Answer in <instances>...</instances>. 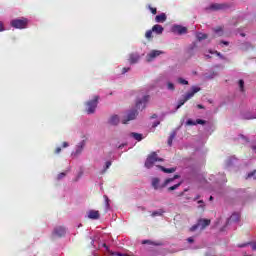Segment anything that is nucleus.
<instances>
[{"instance_id": "1", "label": "nucleus", "mask_w": 256, "mask_h": 256, "mask_svg": "<svg viewBox=\"0 0 256 256\" xmlns=\"http://www.w3.org/2000/svg\"><path fill=\"white\" fill-rule=\"evenodd\" d=\"M199 91H201V88H200V87L192 86L191 91L188 92V93L183 97V99L179 100L176 109H181V107H183V105H185V103H187V101H189V99L195 97V93H199Z\"/></svg>"}, {"instance_id": "2", "label": "nucleus", "mask_w": 256, "mask_h": 256, "mask_svg": "<svg viewBox=\"0 0 256 256\" xmlns=\"http://www.w3.org/2000/svg\"><path fill=\"white\" fill-rule=\"evenodd\" d=\"M157 161L162 163L163 158H159V156L157 155V152H151L145 161L146 169H151L153 167V165H155V163H157Z\"/></svg>"}, {"instance_id": "3", "label": "nucleus", "mask_w": 256, "mask_h": 256, "mask_svg": "<svg viewBox=\"0 0 256 256\" xmlns=\"http://www.w3.org/2000/svg\"><path fill=\"white\" fill-rule=\"evenodd\" d=\"M99 104V96H94V98L90 101L86 102V113L88 115H93L95 110L97 109V105Z\"/></svg>"}, {"instance_id": "4", "label": "nucleus", "mask_w": 256, "mask_h": 256, "mask_svg": "<svg viewBox=\"0 0 256 256\" xmlns=\"http://www.w3.org/2000/svg\"><path fill=\"white\" fill-rule=\"evenodd\" d=\"M11 27L14 29H27V25H29V20L27 18L13 19L10 22Z\"/></svg>"}, {"instance_id": "5", "label": "nucleus", "mask_w": 256, "mask_h": 256, "mask_svg": "<svg viewBox=\"0 0 256 256\" xmlns=\"http://www.w3.org/2000/svg\"><path fill=\"white\" fill-rule=\"evenodd\" d=\"M137 115H139V112H137V110H131L126 116L123 117L122 119L123 125H127L129 121H133L137 119Z\"/></svg>"}, {"instance_id": "6", "label": "nucleus", "mask_w": 256, "mask_h": 256, "mask_svg": "<svg viewBox=\"0 0 256 256\" xmlns=\"http://www.w3.org/2000/svg\"><path fill=\"white\" fill-rule=\"evenodd\" d=\"M147 103H149V95L143 96L142 99H139L136 101V108L143 111L145 107L147 106Z\"/></svg>"}, {"instance_id": "7", "label": "nucleus", "mask_w": 256, "mask_h": 256, "mask_svg": "<svg viewBox=\"0 0 256 256\" xmlns=\"http://www.w3.org/2000/svg\"><path fill=\"white\" fill-rule=\"evenodd\" d=\"M209 9L211 11H224V9H229V5L226 3H222V4L215 3L210 5Z\"/></svg>"}, {"instance_id": "8", "label": "nucleus", "mask_w": 256, "mask_h": 256, "mask_svg": "<svg viewBox=\"0 0 256 256\" xmlns=\"http://www.w3.org/2000/svg\"><path fill=\"white\" fill-rule=\"evenodd\" d=\"M65 235V228L63 226L56 227L53 231L54 239H59Z\"/></svg>"}, {"instance_id": "9", "label": "nucleus", "mask_w": 256, "mask_h": 256, "mask_svg": "<svg viewBox=\"0 0 256 256\" xmlns=\"http://www.w3.org/2000/svg\"><path fill=\"white\" fill-rule=\"evenodd\" d=\"M172 31L178 35H185V33H187V27L176 25L172 27Z\"/></svg>"}, {"instance_id": "10", "label": "nucleus", "mask_w": 256, "mask_h": 256, "mask_svg": "<svg viewBox=\"0 0 256 256\" xmlns=\"http://www.w3.org/2000/svg\"><path fill=\"white\" fill-rule=\"evenodd\" d=\"M163 52L159 50H152L148 55H147V61L151 62L152 60L155 59V57H159Z\"/></svg>"}, {"instance_id": "11", "label": "nucleus", "mask_w": 256, "mask_h": 256, "mask_svg": "<svg viewBox=\"0 0 256 256\" xmlns=\"http://www.w3.org/2000/svg\"><path fill=\"white\" fill-rule=\"evenodd\" d=\"M205 123H207V121L201 120V119H196V121H193L192 119H188L186 121V125L188 126L205 125Z\"/></svg>"}, {"instance_id": "12", "label": "nucleus", "mask_w": 256, "mask_h": 256, "mask_svg": "<svg viewBox=\"0 0 256 256\" xmlns=\"http://www.w3.org/2000/svg\"><path fill=\"white\" fill-rule=\"evenodd\" d=\"M198 225H199V227H201V229H205V228L209 227V225H211V220L201 218L198 220Z\"/></svg>"}, {"instance_id": "13", "label": "nucleus", "mask_w": 256, "mask_h": 256, "mask_svg": "<svg viewBox=\"0 0 256 256\" xmlns=\"http://www.w3.org/2000/svg\"><path fill=\"white\" fill-rule=\"evenodd\" d=\"M101 217V214H99V211L97 210H89L88 211V219L97 220Z\"/></svg>"}, {"instance_id": "14", "label": "nucleus", "mask_w": 256, "mask_h": 256, "mask_svg": "<svg viewBox=\"0 0 256 256\" xmlns=\"http://www.w3.org/2000/svg\"><path fill=\"white\" fill-rule=\"evenodd\" d=\"M239 219H241V214L239 213H233L230 218L227 221V225H229V223H237L239 222Z\"/></svg>"}, {"instance_id": "15", "label": "nucleus", "mask_w": 256, "mask_h": 256, "mask_svg": "<svg viewBox=\"0 0 256 256\" xmlns=\"http://www.w3.org/2000/svg\"><path fill=\"white\" fill-rule=\"evenodd\" d=\"M163 31H165V29L163 28V26L159 25V24H155L152 27V32L156 33V35H162Z\"/></svg>"}, {"instance_id": "16", "label": "nucleus", "mask_w": 256, "mask_h": 256, "mask_svg": "<svg viewBox=\"0 0 256 256\" xmlns=\"http://www.w3.org/2000/svg\"><path fill=\"white\" fill-rule=\"evenodd\" d=\"M156 23H165L167 21V14L161 13L155 17Z\"/></svg>"}, {"instance_id": "17", "label": "nucleus", "mask_w": 256, "mask_h": 256, "mask_svg": "<svg viewBox=\"0 0 256 256\" xmlns=\"http://www.w3.org/2000/svg\"><path fill=\"white\" fill-rule=\"evenodd\" d=\"M119 116L118 115H112L108 121L109 125H119Z\"/></svg>"}, {"instance_id": "18", "label": "nucleus", "mask_w": 256, "mask_h": 256, "mask_svg": "<svg viewBox=\"0 0 256 256\" xmlns=\"http://www.w3.org/2000/svg\"><path fill=\"white\" fill-rule=\"evenodd\" d=\"M130 137H133L136 141H143V134H139L137 132H131Z\"/></svg>"}, {"instance_id": "19", "label": "nucleus", "mask_w": 256, "mask_h": 256, "mask_svg": "<svg viewBox=\"0 0 256 256\" xmlns=\"http://www.w3.org/2000/svg\"><path fill=\"white\" fill-rule=\"evenodd\" d=\"M158 169L162 170L163 173H175V171L177 170L175 168H165L161 165H158Z\"/></svg>"}, {"instance_id": "20", "label": "nucleus", "mask_w": 256, "mask_h": 256, "mask_svg": "<svg viewBox=\"0 0 256 256\" xmlns=\"http://www.w3.org/2000/svg\"><path fill=\"white\" fill-rule=\"evenodd\" d=\"M175 137H177V132H175V131L171 132L170 136L168 138L169 147H171V145H173V140L175 139Z\"/></svg>"}, {"instance_id": "21", "label": "nucleus", "mask_w": 256, "mask_h": 256, "mask_svg": "<svg viewBox=\"0 0 256 256\" xmlns=\"http://www.w3.org/2000/svg\"><path fill=\"white\" fill-rule=\"evenodd\" d=\"M247 245H250L252 247V251H256V242H248V243L240 244L238 245V247L243 248V247H247Z\"/></svg>"}, {"instance_id": "22", "label": "nucleus", "mask_w": 256, "mask_h": 256, "mask_svg": "<svg viewBox=\"0 0 256 256\" xmlns=\"http://www.w3.org/2000/svg\"><path fill=\"white\" fill-rule=\"evenodd\" d=\"M175 179H179V175H174L173 178H167L164 181L163 187H166V185H169V183H173V181H175Z\"/></svg>"}, {"instance_id": "23", "label": "nucleus", "mask_w": 256, "mask_h": 256, "mask_svg": "<svg viewBox=\"0 0 256 256\" xmlns=\"http://www.w3.org/2000/svg\"><path fill=\"white\" fill-rule=\"evenodd\" d=\"M129 61L130 63H137V61H139V55L137 54H131L129 57Z\"/></svg>"}, {"instance_id": "24", "label": "nucleus", "mask_w": 256, "mask_h": 256, "mask_svg": "<svg viewBox=\"0 0 256 256\" xmlns=\"http://www.w3.org/2000/svg\"><path fill=\"white\" fill-rule=\"evenodd\" d=\"M163 213H165V210L160 209L158 211L152 212L151 217H161L163 216Z\"/></svg>"}, {"instance_id": "25", "label": "nucleus", "mask_w": 256, "mask_h": 256, "mask_svg": "<svg viewBox=\"0 0 256 256\" xmlns=\"http://www.w3.org/2000/svg\"><path fill=\"white\" fill-rule=\"evenodd\" d=\"M238 85L241 93H245V81L243 79H240L238 81Z\"/></svg>"}, {"instance_id": "26", "label": "nucleus", "mask_w": 256, "mask_h": 256, "mask_svg": "<svg viewBox=\"0 0 256 256\" xmlns=\"http://www.w3.org/2000/svg\"><path fill=\"white\" fill-rule=\"evenodd\" d=\"M83 147H85V140H83L80 145L77 147L75 155H79L81 151H83Z\"/></svg>"}, {"instance_id": "27", "label": "nucleus", "mask_w": 256, "mask_h": 256, "mask_svg": "<svg viewBox=\"0 0 256 256\" xmlns=\"http://www.w3.org/2000/svg\"><path fill=\"white\" fill-rule=\"evenodd\" d=\"M145 37H146V39H148V41H151V39H153V30L151 29V30L146 31Z\"/></svg>"}, {"instance_id": "28", "label": "nucleus", "mask_w": 256, "mask_h": 256, "mask_svg": "<svg viewBox=\"0 0 256 256\" xmlns=\"http://www.w3.org/2000/svg\"><path fill=\"white\" fill-rule=\"evenodd\" d=\"M152 187H154V189H159V178L152 179Z\"/></svg>"}, {"instance_id": "29", "label": "nucleus", "mask_w": 256, "mask_h": 256, "mask_svg": "<svg viewBox=\"0 0 256 256\" xmlns=\"http://www.w3.org/2000/svg\"><path fill=\"white\" fill-rule=\"evenodd\" d=\"M142 244H143V245L149 244V245H156V246H161V245H163L161 242H159V243H153V242H151V240H144V241H142Z\"/></svg>"}, {"instance_id": "30", "label": "nucleus", "mask_w": 256, "mask_h": 256, "mask_svg": "<svg viewBox=\"0 0 256 256\" xmlns=\"http://www.w3.org/2000/svg\"><path fill=\"white\" fill-rule=\"evenodd\" d=\"M196 37H197L198 41H203V40L207 39V34L198 33L196 35Z\"/></svg>"}, {"instance_id": "31", "label": "nucleus", "mask_w": 256, "mask_h": 256, "mask_svg": "<svg viewBox=\"0 0 256 256\" xmlns=\"http://www.w3.org/2000/svg\"><path fill=\"white\" fill-rule=\"evenodd\" d=\"M177 81L180 85H189V81H187L183 78H178Z\"/></svg>"}, {"instance_id": "32", "label": "nucleus", "mask_w": 256, "mask_h": 256, "mask_svg": "<svg viewBox=\"0 0 256 256\" xmlns=\"http://www.w3.org/2000/svg\"><path fill=\"white\" fill-rule=\"evenodd\" d=\"M149 11H151L152 15H157V8H153L151 5H148Z\"/></svg>"}, {"instance_id": "33", "label": "nucleus", "mask_w": 256, "mask_h": 256, "mask_svg": "<svg viewBox=\"0 0 256 256\" xmlns=\"http://www.w3.org/2000/svg\"><path fill=\"white\" fill-rule=\"evenodd\" d=\"M167 87L170 91H175V84L168 82Z\"/></svg>"}, {"instance_id": "34", "label": "nucleus", "mask_w": 256, "mask_h": 256, "mask_svg": "<svg viewBox=\"0 0 256 256\" xmlns=\"http://www.w3.org/2000/svg\"><path fill=\"white\" fill-rule=\"evenodd\" d=\"M181 186V183H178L176 185H173L168 188L169 191H175V189L179 188Z\"/></svg>"}, {"instance_id": "35", "label": "nucleus", "mask_w": 256, "mask_h": 256, "mask_svg": "<svg viewBox=\"0 0 256 256\" xmlns=\"http://www.w3.org/2000/svg\"><path fill=\"white\" fill-rule=\"evenodd\" d=\"M64 178H65V172H62V173L58 174L57 181H61V179H64Z\"/></svg>"}, {"instance_id": "36", "label": "nucleus", "mask_w": 256, "mask_h": 256, "mask_svg": "<svg viewBox=\"0 0 256 256\" xmlns=\"http://www.w3.org/2000/svg\"><path fill=\"white\" fill-rule=\"evenodd\" d=\"M5 31V23L3 21H0V33H3Z\"/></svg>"}, {"instance_id": "37", "label": "nucleus", "mask_w": 256, "mask_h": 256, "mask_svg": "<svg viewBox=\"0 0 256 256\" xmlns=\"http://www.w3.org/2000/svg\"><path fill=\"white\" fill-rule=\"evenodd\" d=\"M199 222H197L196 225H193L191 228H190V231H197V229H199Z\"/></svg>"}, {"instance_id": "38", "label": "nucleus", "mask_w": 256, "mask_h": 256, "mask_svg": "<svg viewBox=\"0 0 256 256\" xmlns=\"http://www.w3.org/2000/svg\"><path fill=\"white\" fill-rule=\"evenodd\" d=\"M109 167H111V161L106 162L104 171H107V169H109Z\"/></svg>"}, {"instance_id": "39", "label": "nucleus", "mask_w": 256, "mask_h": 256, "mask_svg": "<svg viewBox=\"0 0 256 256\" xmlns=\"http://www.w3.org/2000/svg\"><path fill=\"white\" fill-rule=\"evenodd\" d=\"M54 153H55V155H59V153H61V147H57V148L54 150Z\"/></svg>"}, {"instance_id": "40", "label": "nucleus", "mask_w": 256, "mask_h": 256, "mask_svg": "<svg viewBox=\"0 0 256 256\" xmlns=\"http://www.w3.org/2000/svg\"><path fill=\"white\" fill-rule=\"evenodd\" d=\"M255 173H256V170H254L253 172L248 173L247 178L251 179V177H253V175H255Z\"/></svg>"}, {"instance_id": "41", "label": "nucleus", "mask_w": 256, "mask_h": 256, "mask_svg": "<svg viewBox=\"0 0 256 256\" xmlns=\"http://www.w3.org/2000/svg\"><path fill=\"white\" fill-rule=\"evenodd\" d=\"M214 31H215L216 33H221V32H223V28L217 27V28L214 29Z\"/></svg>"}, {"instance_id": "42", "label": "nucleus", "mask_w": 256, "mask_h": 256, "mask_svg": "<svg viewBox=\"0 0 256 256\" xmlns=\"http://www.w3.org/2000/svg\"><path fill=\"white\" fill-rule=\"evenodd\" d=\"M158 125H161V122L160 121H156L153 123L152 127H157Z\"/></svg>"}, {"instance_id": "43", "label": "nucleus", "mask_w": 256, "mask_h": 256, "mask_svg": "<svg viewBox=\"0 0 256 256\" xmlns=\"http://www.w3.org/2000/svg\"><path fill=\"white\" fill-rule=\"evenodd\" d=\"M130 68H123L122 69V74L125 75V73H127L129 71Z\"/></svg>"}, {"instance_id": "44", "label": "nucleus", "mask_w": 256, "mask_h": 256, "mask_svg": "<svg viewBox=\"0 0 256 256\" xmlns=\"http://www.w3.org/2000/svg\"><path fill=\"white\" fill-rule=\"evenodd\" d=\"M104 199H106V205L109 206V197H107L106 195L104 196Z\"/></svg>"}, {"instance_id": "45", "label": "nucleus", "mask_w": 256, "mask_h": 256, "mask_svg": "<svg viewBox=\"0 0 256 256\" xmlns=\"http://www.w3.org/2000/svg\"><path fill=\"white\" fill-rule=\"evenodd\" d=\"M187 241H188V243H194L195 240L192 237H190L187 239Z\"/></svg>"}, {"instance_id": "46", "label": "nucleus", "mask_w": 256, "mask_h": 256, "mask_svg": "<svg viewBox=\"0 0 256 256\" xmlns=\"http://www.w3.org/2000/svg\"><path fill=\"white\" fill-rule=\"evenodd\" d=\"M197 108H198V109H205V106H203V105H201V104H198V105H197Z\"/></svg>"}, {"instance_id": "47", "label": "nucleus", "mask_w": 256, "mask_h": 256, "mask_svg": "<svg viewBox=\"0 0 256 256\" xmlns=\"http://www.w3.org/2000/svg\"><path fill=\"white\" fill-rule=\"evenodd\" d=\"M220 43H222L223 45H229V42L228 41H221Z\"/></svg>"}, {"instance_id": "48", "label": "nucleus", "mask_w": 256, "mask_h": 256, "mask_svg": "<svg viewBox=\"0 0 256 256\" xmlns=\"http://www.w3.org/2000/svg\"><path fill=\"white\" fill-rule=\"evenodd\" d=\"M150 119H157V114H153Z\"/></svg>"}, {"instance_id": "49", "label": "nucleus", "mask_w": 256, "mask_h": 256, "mask_svg": "<svg viewBox=\"0 0 256 256\" xmlns=\"http://www.w3.org/2000/svg\"><path fill=\"white\" fill-rule=\"evenodd\" d=\"M198 199H201V195H197V196L194 198V201H197Z\"/></svg>"}, {"instance_id": "50", "label": "nucleus", "mask_w": 256, "mask_h": 256, "mask_svg": "<svg viewBox=\"0 0 256 256\" xmlns=\"http://www.w3.org/2000/svg\"><path fill=\"white\" fill-rule=\"evenodd\" d=\"M123 147H125V144H121L118 149H123Z\"/></svg>"}, {"instance_id": "51", "label": "nucleus", "mask_w": 256, "mask_h": 256, "mask_svg": "<svg viewBox=\"0 0 256 256\" xmlns=\"http://www.w3.org/2000/svg\"><path fill=\"white\" fill-rule=\"evenodd\" d=\"M201 209H205V204L199 206Z\"/></svg>"}, {"instance_id": "52", "label": "nucleus", "mask_w": 256, "mask_h": 256, "mask_svg": "<svg viewBox=\"0 0 256 256\" xmlns=\"http://www.w3.org/2000/svg\"><path fill=\"white\" fill-rule=\"evenodd\" d=\"M198 203L204 205L203 200H199Z\"/></svg>"}, {"instance_id": "53", "label": "nucleus", "mask_w": 256, "mask_h": 256, "mask_svg": "<svg viewBox=\"0 0 256 256\" xmlns=\"http://www.w3.org/2000/svg\"><path fill=\"white\" fill-rule=\"evenodd\" d=\"M246 119H256V117H247Z\"/></svg>"}, {"instance_id": "54", "label": "nucleus", "mask_w": 256, "mask_h": 256, "mask_svg": "<svg viewBox=\"0 0 256 256\" xmlns=\"http://www.w3.org/2000/svg\"><path fill=\"white\" fill-rule=\"evenodd\" d=\"M210 201H213V196H210Z\"/></svg>"}, {"instance_id": "55", "label": "nucleus", "mask_w": 256, "mask_h": 256, "mask_svg": "<svg viewBox=\"0 0 256 256\" xmlns=\"http://www.w3.org/2000/svg\"><path fill=\"white\" fill-rule=\"evenodd\" d=\"M65 147H69V144L65 143Z\"/></svg>"}, {"instance_id": "56", "label": "nucleus", "mask_w": 256, "mask_h": 256, "mask_svg": "<svg viewBox=\"0 0 256 256\" xmlns=\"http://www.w3.org/2000/svg\"><path fill=\"white\" fill-rule=\"evenodd\" d=\"M62 147H65V142H63Z\"/></svg>"}, {"instance_id": "57", "label": "nucleus", "mask_w": 256, "mask_h": 256, "mask_svg": "<svg viewBox=\"0 0 256 256\" xmlns=\"http://www.w3.org/2000/svg\"><path fill=\"white\" fill-rule=\"evenodd\" d=\"M241 37H245V34L242 33V34H241Z\"/></svg>"}, {"instance_id": "58", "label": "nucleus", "mask_w": 256, "mask_h": 256, "mask_svg": "<svg viewBox=\"0 0 256 256\" xmlns=\"http://www.w3.org/2000/svg\"><path fill=\"white\" fill-rule=\"evenodd\" d=\"M240 137H242L243 139H245V136H243V135H240Z\"/></svg>"}, {"instance_id": "59", "label": "nucleus", "mask_w": 256, "mask_h": 256, "mask_svg": "<svg viewBox=\"0 0 256 256\" xmlns=\"http://www.w3.org/2000/svg\"><path fill=\"white\" fill-rule=\"evenodd\" d=\"M217 55H218V56H220V55H221V53L217 52Z\"/></svg>"}, {"instance_id": "60", "label": "nucleus", "mask_w": 256, "mask_h": 256, "mask_svg": "<svg viewBox=\"0 0 256 256\" xmlns=\"http://www.w3.org/2000/svg\"><path fill=\"white\" fill-rule=\"evenodd\" d=\"M209 103H213V101H212V100H209Z\"/></svg>"}, {"instance_id": "61", "label": "nucleus", "mask_w": 256, "mask_h": 256, "mask_svg": "<svg viewBox=\"0 0 256 256\" xmlns=\"http://www.w3.org/2000/svg\"><path fill=\"white\" fill-rule=\"evenodd\" d=\"M181 195H183V192H182V193H180V196H181Z\"/></svg>"}]
</instances>
